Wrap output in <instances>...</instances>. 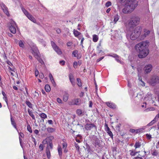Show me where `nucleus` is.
I'll return each instance as SVG.
<instances>
[{
    "instance_id": "obj_1",
    "label": "nucleus",
    "mask_w": 159,
    "mask_h": 159,
    "mask_svg": "<svg viewBox=\"0 0 159 159\" xmlns=\"http://www.w3.org/2000/svg\"><path fill=\"white\" fill-rule=\"evenodd\" d=\"M149 43L148 42L143 41L135 46L136 50L139 53L138 57L139 58H144L148 54L149 50L148 46Z\"/></svg>"
},
{
    "instance_id": "obj_2",
    "label": "nucleus",
    "mask_w": 159,
    "mask_h": 159,
    "mask_svg": "<svg viewBox=\"0 0 159 159\" xmlns=\"http://www.w3.org/2000/svg\"><path fill=\"white\" fill-rule=\"evenodd\" d=\"M138 2L136 0H130L125 5V8L122 10L123 13L127 14L131 13L137 6Z\"/></svg>"
},
{
    "instance_id": "obj_3",
    "label": "nucleus",
    "mask_w": 159,
    "mask_h": 159,
    "mask_svg": "<svg viewBox=\"0 0 159 159\" xmlns=\"http://www.w3.org/2000/svg\"><path fill=\"white\" fill-rule=\"evenodd\" d=\"M140 21V18L137 16H133L131 17L129 20L128 24L126 25L127 28L132 29L138 25Z\"/></svg>"
},
{
    "instance_id": "obj_4",
    "label": "nucleus",
    "mask_w": 159,
    "mask_h": 159,
    "mask_svg": "<svg viewBox=\"0 0 159 159\" xmlns=\"http://www.w3.org/2000/svg\"><path fill=\"white\" fill-rule=\"evenodd\" d=\"M151 84L154 85L155 84L159 83V77L154 76H153L150 81Z\"/></svg>"
},
{
    "instance_id": "obj_5",
    "label": "nucleus",
    "mask_w": 159,
    "mask_h": 159,
    "mask_svg": "<svg viewBox=\"0 0 159 159\" xmlns=\"http://www.w3.org/2000/svg\"><path fill=\"white\" fill-rule=\"evenodd\" d=\"M142 28L140 26H137L135 28V29L132 31L135 33L137 36L139 37L141 33Z\"/></svg>"
},
{
    "instance_id": "obj_6",
    "label": "nucleus",
    "mask_w": 159,
    "mask_h": 159,
    "mask_svg": "<svg viewBox=\"0 0 159 159\" xmlns=\"http://www.w3.org/2000/svg\"><path fill=\"white\" fill-rule=\"evenodd\" d=\"M85 128L87 130H90L94 128L95 129H97V127L94 124H86L85 125Z\"/></svg>"
},
{
    "instance_id": "obj_7",
    "label": "nucleus",
    "mask_w": 159,
    "mask_h": 159,
    "mask_svg": "<svg viewBox=\"0 0 159 159\" xmlns=\"http://www.w3.org/2000/svg\"><path fill=\"white\" fill-rule=\"evenodd\" d=\"M126 37L128 39H130L132 40H135L139 37L132 31L130 34H127Z\"/></svg>"
},
{
    "instance_id": "obj_8",
    "label": "nucleus",
    "mask_w": 159,
    "mask_h": 159,
    "mask_svg": "<svg viewBox=\"0 0 159 159\" xmlns=\"http://www.w3.org/2000/svg\"><path fill=\"white\" fill-rule=\"evenodd\" d=\"M152 68V66L151 64H148L145 66L144 69L145 70V74H148L150 73Z\"/></svg>"
},
{
    "instance_id": "obj_9",
    "label": "nucleus",
    "mask_w": 159,
    "mask_h": 159,
    "mask_svg": "<svg viewBox=\"0 0 159 159\" xmlns=\"http://www.w3.org/2000/svg\"><path fill=\"white\" fill-rule=\"evenodd\" d=\"M1 6L2 8L5 13L8 16H9V14L7 10V8L5 5L3 3H2L1 5Z\"/></svg>"
},
{
    "instance_id": "obj_10",
    "label": "nucleus",
    "mask_w": 159,
    "mask_h": 159,
    "mask_svg": "<svg viewBox=\"0 0 159 159\" xmlns=\"http://www.w3.org/2000/svg\"><path fill=\"white\" fill-rule=\"evenodd\" d=\"M46 143L47 144V146L48 145L49 146V149H52L53 148V145L52 143V141L51 140H46Z\"/></svg>"
},
{
    "instance_id": "obj_11",
    "label": "nucleus",
    "mask_w": 159,
    "mask_h": 159,
    "mask_svg": "<svg viewBox=\"0 0 159 159\" xmlns=\"http://www.w3.org/2000/svg\"><path fill=\"white\" fill-rule=\"evenodd\" d=\"M9 30L13 34H15L16 33V30L14 25H12L9 27Z\"/></svg>"
},
{
    "instance_id": "obj_12",
    "label": "nucleus",
    "mask_w": 159,
    "mask_h": 159,
    "mask_svg": "<svg viewBox=\"0 0 159 159\" xmlns=\"http://www.w3.org/2000/svg\"><path fill=\"white\" fill-rule=\"evenodd\" d=\"M106 105L110 108L114 109L116 108V105L114 103L109 102H106Z\"/></svg>"
},
{
    "instance_id": "obj_13",
    "label": "nucleus",
    "mask_w": 159,
    "mask_h": 159,
    "mask_svg": "<svg viewBox=\"0 0 159 159\" xmlns=\"http://www.w3.org/2000/svg\"><path fill=\"white\" fill-rule=\"evenodd\" d=\"M76 112L78 116H83L84 114V112H82V110L80 109H77Z\"/></svg>"
},
{
    "instance_id": "obj_14",
    "label": "nucleus",
    "mask_w": 159,
    "mask_h": 159,
    "mask_svg": "<svg viewBox=\"0 0 159 159\" xmlns=\"http://www.w3.org/2000/svg\"><path fill=\"white\" fill-rule=\"evenodd\" d=\"M32 22L35 23L36 22L35 19L30 13L26 16Z\"/></svg>"
},
{
    "instance_id": "obj_15",
    "label": "nucleus",
    "mask_w": 159,
    "mask_h": 159,
    "mask_svg": "<svg viewBox=\"0 0 159 159\" xmlns=\"http://www.w3.org/2000/svg\"><path fill=\"white\" fill-rule=\"evenodd\" d=\"M46 153L47 157L48 158H49L51 157L50 152L49 149V146L48 145L46 148Z\"/></svg>"
},
{
    "instance_id": "obj_16",
    "label": "nucleus",
    "mask_w": 159,
    "mask_h": 159,
    "mask_svg": "<svg viewBox=\"0 0 159 159\" xmlns=\"http://www.w3.org/2000/svg\"><path fill=\"white\" fill-rule=\"evenodd\" d=\"M141 145V143H140L139 141H136L134 146L135 148L134 151H135L136 149L139 148Z\"/></svg>"
},
{
    "instance_id": "obj_17",
    "label": "nucleus",
    "mask_w": 159,
    "mask_h": 159,
    "mask_svg": "<svg viewBox=\"0 0 159 159\" xmlns=\"http://www.w3.org/2000/svg\"><path fill=\"white\" fill-rule=\"evenodd\" d=\"M53 49L57 52V53L59 55H61L62 54V53L60 49L58 46H57V47H55Z\"/></svg>"
},
{
    "instance_id": "obj_18",
    "label": "nucleus",
    "mask_w": 159,
    "mask_h": 159,
    "mask_svg": "<svg viewBox=\"0 0 159 159\" xmlns=\"http://www.w3.org/2000/svg\"><path fill=\"white\" fill-rule=\"evenodd\" d=\"M53 49L57 52V53L59 55H61L62 54V53L60 49L58 46H57V47H55Z\"/></svg>"
},
{
    "instance_id": "obj_19",
    "label": "nucleus",
    "mask_w": 159,
    "mask_h": 159,
    "mask_svg": "<svg viewBox=\"0 0 159 159\" xmlns=\"http://www.w3.org/2000/svg\"><path fill=\"white\" fill-rule=\"evenodd\" d=\"M69 77L70 82H71L73 85H74V77L73 75L71 74H70L69 75Z\"/></svg>"
},
{
    "instance_id": "obj_20",
    "label": "nucleus",
    "mask_w": 159,
    "mask_h": 159,
    "mask_svg": "<svg viewBox=\"0 0 159 159\" xmlns=\"http://www.w3.org/2000/svg\"><path fill=\"white\" fill-rule=\"evenodd\" d=\"M93 40L94 42H97L98 39V36L96 34H93Z\"/></svg>"
},
{
    "instance_id": "obj_21",
    "label": "nucleus",
    "mask_w": 159,
    "mask_h": 159,
    "mask_svg": "<svg viewBox=\"0 0 159 159\" xmlns=\"http://www.w3.org/2000/svg\"><path fill=\"white\" fill-rule=\"evenodd\" d=\"M11 120L12 125L15 129H16V123L15 121L14 120L12 117L11 118Z\"/></svg>"
},
{
    "instance_id": "obj_22",
    "label": "nucleus",
    "mask_w": 159,
    "mask_h": 159,
    "mask_svg": "<svg viewBox=\"0 0 159 159\" xmlns=\"http://www.w3.org/2000/svg\"><path fill=\"white\" fill-rule=\"evenodd\" d=\"M74 35L76 37L81 34V33L80 32L75 30H74Z\"/></svg>"
},
{
    "instance_id": "obj_23",
    "label": "nucleus",
    "mask_w": 159,
    "mask_h": 159,
    "mask_svg": "<svg viewBox=\"0 0 159 159\" xmlns=\"http://www.w3.org/2000/svg\"><path fill=\"white\" fill-rule=\"evenodd\" d=\"M81 100L79 98H76L75 99L74 105H79Z\"/></svg>"
},
{
    "instance_id": "obj_24",
    "label": "nucleus",
    "mask_w": 159,
    "mask_h": 159,
    "mask_svg": "<svg viewBox=\"0 0 159 159\" xmlns=\"http://www.w3.org/2000/svg\"><path fill=\"white\" fill-rule=\"evenodd\" d=\"M28 112L29 113V115L32 117L33 119L35 120V118L34 115L33 114L32 111H30L29 109H28Z\"/></svg>"
},
{
    "instance_id": "obj_25",
    "label": "nucleus",
    "mask_w": 159,
    "mask_h": 159,
    "mask_svg": "<svg viewBox=\"0 0 159 159\" xmlns=\"http://www.w3.org/2000/svg\"><path fill=\"white\" fill-rule=\"evenodd\" d=\"M45 89L46 91L47 92H50L51 90L50 87L48 84H46L45 85Z\"/></svg>"
},
{
    "instance_id": "obj_26",
    "label": "nucleus",
    "mask_w": 159,
    "mask_h": 159,
    "mask_svg": "<svg viewBox=\"0 0 159 159\" xmlns=\"http://www.w3.org/2000/svg\"><path fill=\"white\" fill-rule=\"evenodd\" d=\"M19 46L21 48H24L25 47L23 42L22 40H20L19 41Z\"/></svg>"
},
{
    "instance_id": "obj_27",
    "label": "nucleus",
    "mask_w": 159,
    "mask_h": 159,
    "mask_svg": "<svg viewBox=\"0 0 159 159\" xmlns=\"http://www.w3.org/2000/svg\"><path fill=\"white\" fill-rule=\"evenodd\" d=\"M119 19V16L117 14H116L114 16V21L116 22H117Z\"/></svg>"
},
{
    "instance_id": "obj_28",
    "label": "nucleus",
    "mask_w": 159,
    "mask_h": 159,
    "mask_svg": "<svg viewBox=\"0 0 159 159\" xmlns=\"http://www.w3.org/2000/svg\"><path fill=\"white\" fill-rule=\"evenodd\" d=\"M75 146L76 149V150H77V151L79 152H80V147H79V145L78 144L76 143H75Z\"/></svg>"
},
{
    "instance_id": "obj_29",
    "label": "nucleus",
    "mask_w": 159,
    "mask_h": 159,
    "mask_svg": "<svg viewBox=\"0 0 159 159\" xmlns=\"http://www.w3.org/2000/svg\"><path fill=\"white\" fill-rule=\"evenodd\" d=\"M86 148L85 149L86 150L89 152H90L91 151V149L90 146L87 143H86Z\"/></svg>"
},
{
    "instance_id": "obj_30",
    "label": "nucleus",
    "mask_w": 159,
    "mask_h": 159,
    "mask_svg": "<svg viewBox=\"0 0 159 159\" xmlns=\"http://www.w3.org/2000/svg\"><path fill=\"white\" fill-rule=\"evenodd\" d=\"M134 150H130L129 152H130V154L131 156H134L136 155L135 154Z\"/></svg>"
},
{
    "instance_id": "obj_31",
    "label": "nucleus",
    "mask_w": 159,
    "mask_h": 159,
    "mask_svg": "<svg viewBox=\"0 0 159 159\" xmlns=\"http://www.w3.org/2000/svg\"><path fill=\"white\" fill-rule=\"evenodd\" d=\"M26 104L28 105V106L30 108H32V104L31 102L29 101H26L25 102Z\"/></svg>"
},
{
    "instance_id": "obj_32",
    "label": "nucleus",
    "mask_w": 159,
    "mask_h": 159,
    "mask_svg": "<svg viewBox=\"0 0 159 159\" xmlns=\"http://www.w3.org/2000/svg\"><path fill=\"white\" fill-rule=\"evenodd\" d=\"M58 154L60 157L61 156L62 153V150L61 148V147H59L58 149Z\"/></svg>"
},
{
    "instance_id": "obj_33",
    "label": "nucleus",
    "mask_w": 159,
    "mask_h": 159,
    "mask_svg": "<svg viewBox=\"0 0 159 159\" xmlns=\"http://www.w3.org/2000/svg\"><path fill=\"white\" fill-rule=\"evenodd\" d=\"M77 84L80 87L82 86V83L81 81V80L80 78L77 79Z\"/></svg>"
},
{
    "instance_id": "obj_34",
    "label": "nucleus",
    "mask_w": 159,
    "mask_h": 159,
    "mask_svg": "<svg viewBox=\"0 0 159 159\" xmlns=\"http://www.w3.org/2000/svg\"><path fill=\"white\" fill-rule=\"evenodd\" d=\"M47 131L49 133H52L54 131V129L51 127H48L47 129Z\"/></svg>"
},
{
    "instance_id": "obj_35",
    "label": "nucleus",
    "mask_w": 159,
    "mask_h": 159,
    "mask_svg": "<svg viewBox=\"0 0 159 159\" xmlns=\"http://www.w3.org/2000/svg\"><path fill=\"white\" fill-rule=\"evenodd\" d=\"M68 98V96L67 94H66L64 95L63 99L65 102H66Z\"/></svg>"
},
{
    "instance_id": "obj_36",
    "label": "nucleus",
    "mask_w": 159,
    "mask_h": 159,
    "mask_svg": "<svg viewBox=\"0 0 159 159\" xmlns=\"http://www.w3.org/2000/svg\"><path fill=\"white\" fill-rule=\"evenodd\" d=\"M39 115L41 118L43 119H45L47 117V116L46 114L43 113H41Z\"/></svg>"
},
{
    "instance_id": "obj_37",
    "label": "nucleus",
    "mask_w": 159,
    "mask_h": 159,
    "mask_svg": "<svg viewBox=\"0 0 159 159\" xmlns=\"http://www.w3.org/2000/svg\"><path fill=\"white\" fill-rule=\"evenodd\" d=\"M78 52L77 50H75L73 52L72 54L75 57H77L78 55Z\"/></svg>"
},
{
    "instance_id": "obj_38",
    "label": "nucleus",
    "mask_w": 159,
    "mask_h": 159,
    "mask_svg": "<svg viewBox=\"0 0 159 159\" xmlns=\"http://www.w3.org/2000/svg\"><path fill=\"white\" fill-rule=\"evenodd\" d=\"M108 56L112 57L114 58H116V57H119V56L117 55L116 54H109L108 55Z\"/></svg>"
},
{
    "instance_id": "obj_39",
    "label": "nucleus",
    "mask_w": 159,
    "mask_h": 159,
    "mask_svg": "<svg viewBox=\"0 0 159 159\" xmlns=\"http://www.w3.org/2000/svg\"><path fill=\"white\" fill-rule=\"evenodd\" d=\"M27 129L30 132V133L32 132V131L31 129V127L29 125H28L27 126Z\"/></svg>"
},
{
    "instance_id": "obj_40",
    "label": "nucleus",
    "mask_w": 159,
    "mask_h": 159,
    "mask_svg": "<svg viewBox=\"0 0 159 159\" xmlns=\"http://www.w3.org/2000/svg\"><path fill=\"white\" fill-rule=\"evenodd\" d=\"M22 10L25 14L26 16L28 15V14H29V13H28V12L24 8H22Z\"/></svg>"
},
{
    "instance_id": "obj_41",
    "label": "nucleus",
    "mask_w": 159,
    "mask_h": 159,
    "mask_svg": "<svg viewBox=\"0 0 159 159\" xmlns=\"http://www.w3.org/2000/svg\"><path fill=\"white\" fill-rule=\"evenodd\" d=\"M51 44L53 49L57 46V45L53 41L51 42Z\"/></svg>"
},
{
    "instance_id": "obj_42",
    "label": "nucleus",
    "mask_w": 159,
    "mask_h": 159,
    "mask_svg": "<svg viewBox=\"0 0 159 159\" xmlns=\"http://www.w3.org/2000/svg\"><path fill=\"white\" fill-rule=\"evenodd\" d=\"M107 133L109 135L111 138H113V134L112 132H111V131L110 130L108 131H107Z\"/></svg>"
},
{
    "instance_id": "obj_43",
    "label": "nucleus",
    "mask_w": 159,
    "mask_h": 159,
    "mask_svg": "<svg viewBox=\"0 0 159 159\" xmlns=\"http://www.w3.org/2000/svg\"><path fill=\"white\" fill-rule=\"evenodd\" d=\"M111 2L110 1L107 2L105 4L106 6L107 7H109L110 6H111Z\"/></svg>"
},
{
    "instance_id": "obj_44",
    "label": "nucleus",
    "mask_w": 159,
    "mask_h": 159,
    "mask_svg": "<svg viewBox=\"0 0 159 159\" xmlns=\"http://www.w3.org/2000/svg\"><path fill=\"white\" fill-rule=\"evenodd\" d=\"M95 143L96 145L98 146H100V140H97L95 141Z\"/></svg>"
},
{
    "instance_id": "obj_45",
    "label": "nucleus",
    "mask_w": 159,
    "mask_h": 159,
    "mask_svg": "<svg viewBox=\"0 0 159 159\" xmlns=\"http://www.w3.org/2000/svg\"><path fill=\"white\" fill-rule=\"evenodd\" d=\"M155 123L154 120H152L150 122L148 123L147 126H151L153 125Z\"/></svg>"
},
{
    "instance_id": "obj_46",
    "label": "nucleus",
    "mask_w": 159,
    "mask_h": 159,
    "mask_svg": "<svg viewBox=\"0 0 159 159\" xmlns=\"http://www.w3.org/2000/svg\"><path fill=\"white\" fill-rule=\"evenodd\" d=\"M46 129V125H45L43 124H42V128L41 129V130L42 131H44Z\"/></svg>"
},
{
    "instance_id": "obj_47",
    "label": "nucleus",
    "mask_w": 159,
    "mask_h": 159,
    "mask_svg": "<svg viewBox=\"0 0 159 159\" xmlns=\"http://www.w3.org/2000/svg\"><path fill=\"white\" fill-rule=\"evenodd\" d=\"M157 155H158V153H157V150H154L152 153V155L153 156H156Z\"/></svg>"
},
{
    "instance_id": "obj_48",
    "label": "nucleus",
    "mask_w": 159,
    "mask_h": 159,
    "mask_svg": "<svg viewBox=\"0 0 159 159\" xmlns=\"http://www.w3.org/2000/svg\"><path fill=\"white\" fill-rule=\"evenodd\" d=\"M97 50L98 51V53H100L101 52H102V53H103V52H102V51L100 49V48L98 46L97 47Z\"/></svg>"
},
{
    "instance_id": "obj_49",
    "label": "nucleus",
    "mask_w": 159,
    "mask_h": 159,
    "mask_svg": "<svg viewBox=\"0 0 159 159\" xmlns=\"http://www.w3.org/2000/svg\"><path fill=\"white\" fill-rule=\"evenodd\" d=\"M67 146V144L66 143H62V148H66Z\"/></svg>"
},
{
    "instance_id": "obj_50",
    "label": "nucleus",
    "mask_w": 159,
    "mask_h": 159,
    "mask_svg": "<svg viewBox=\"0 0 159 159\" xmlns=\"http://www.w3.org/2000/svg\"><path fill=\"white\" fill-rule=\"evenodd\" d=\"M38 61L41 64H44V62L43 61L41 58H39L38 59Z\"/></svg>"
},
{
    "instance_id": "obj_51",
    "label": "nucleus",
    "mask_w": 159,
    "mask_h": 159,
    "mask_svg": "<svg viewBox=\"0 0 159 159\" xmlns=\"http://www.w3.org/2000/svg\"><path fill=\"white\" fill-rule=\"evenodd\" d=\"M146 136L148 139H150L151 138V135L150 134H146Z\"/></svg>"
},
{
    "instance_id": "obj_52",
    "label": "nucleus",
    "mask_w": 159,
    "mask_h": 159,
    "mask_svg": "<svg viewBox=\"0 0 159 159\" xmlns=\"http://www.w3.org/2000/svg\"><path fill=\"white\" fill-rule=\"evenodd\" d=\"M77 65L78 63L77 62L75 61L74 62L73 66L75 68H76L77 67Z\"/></svg>"
},
{
    "instance_id": "obj_53",
    "label": "nucleus",
    "mask_w": 159,
    "mask_h": 159,
    "mask_svg": "<svg viewBox=\"0 0 159 159\" xmlns=\"http://www.w3.org/2000/svg\"><path fill=\"white\" fill-rule=\"evenodd\" d=\"M120 57L119 56V57H116L115 58L116 61L118 62L121 63V61L119 59Z\"/></svg>"
},
{
    "instance_id": "obj_54",
    "label": "nucleus",
    "mask_w": 159,
    "mask_h": 159,
    "mask_svg": "<svg viewBox=\"0 0 159 159\" xmlns=\"http://www.w3.org/2000/svg\"><path fill=\"white\" fill-rule=\"evenodd\" d=\"M150 33V31L149 30H148L147 31H146L145 33H144V36L146 37L147 35L148 34H149Z\"/></svg>"
},
{
    "instance_id": "obj_55",
    "label": "nucleus",
    "mask_w": 159,
    "mask_h": 159,
    "mask_svg": "<svg viewBox=\"0 0 159 159\" xmlns=\"http://www.w3.org/2000/svg\"><path fill=\"white\" fill-rule=\"evenodd\" d=\"M39 148L41 149V151H42L43 149V145L42 144H40L39 146Z\"/></svg>"
},
{
    "instance_id": "obj_56",
    "label": "nucleus",
    "mask_w": 159,
    "mask_h": 159,
    "mask_svg": "<svg viewBox=\"0 0 159 159\" xmlns=\"http://www.w3.org/2000/svg\"><path fill=\"white\" fill-rule=\"evenodd\" d=\"M24 137V134L20 132L19 133V137H20V138H21V137L22 138Z\"/></svg>"
},
{
    "instance_id": "obj_57",
    "label": "nucleus",
    "mask_w": 159,
    "mask_h": 159,
    "mask_svg": "<svg viewBox=\"0 0 159 159\" xmlns=\"http://www.w3.org/2000/svg\"><path fill=\"white\" fill-rule=\"evenodd\" d=\"M104 57H100V58H99V59H98L97 60V62H98L99 61H101L102 59Z\"/></svg>"
},
{
    "instance_id": "obj_58",
    "label": "nucleus",
    "mask_w": 159,
    "mask_h": 159,
    "mask_svg": "<svg viewBox=\"0 0 159 159\" xmlns=\"http://www.w3.org/2000/svg\"><path fill=\"white\" fill-rule=\"evenodd\" d=\"M60 64L62 65H64L65 63V61L63 60L59 62Z\"/></svg>"
},
{
    "instance_id": "obj_59",
    "label": "nucleus",
    "mask_w": 159,
    "mask_h": 159,
    "mask_svg": "<svg viewBox=\"0 0 159 159\" xmlns=\"http://www.w3.org/2000/svg\"><path fill=\"white\" fill-rule=\"evenodd\" d=\"M51 80L52 84H53V86H55L56 85V83H55V81H54V80L53 78H52V80Z\"/></svg>"
},
{
    "instance_id": "obj_60",
    "label": "nucleus",
    "mask_w": 159,
    "mask_h": 159,
    "mask_svg": "<svg viewBox=\"0 0 159 159\" xmlns=\"http://www.w3.org/2000/svg\"><path fill=\"white\" fill-rule=\"evenodd\" d=\"M34 132L35 134L38 135L39 133V131L38 129H36L34 130Z\"/></svg>"
},
{
    "instance_id": "obj_61",
    "label": "nucleus",
    "mask_w": 159,
    "mask_h": 159,
    "mask_svg": "<svg viewBox=\"0 0 159 159\" xmlns=\"http://www.w3.org/2000/svg\"><path fill=\"white\" fill-rule=\"evenodd\" d=\"M35 75L36 76H37L39 74V72L37 70H36L35 72Z\"/></svg>"
},
{
    "instance_id": "obj_62",
    "label": "nucleus",
    "mask_w": 159,
    "mask_h": 159,
    "mask_svg": "<svg viewBox=\"0 0 159 159\" xmlns=\"http://www.w3.org/2000/svg\"><path fill=\"white\" fill-rule=\"evenodd\" d=\"M129 131L133 133H134L135 132V130L134 129H131L129 130Z\"/></svg>"
},
{
    "instance_id": "obj_63",
    "label": "nucleus",
    "mask_w": 159,
    "mask_h": 159,
    "mask_svg": "<svg viewBox=\"0 0 159 159\" xmlns=\"http://www.w3.org/2000/svg\"><path fill=\"white\" fill-rule=\"evenodd\" d=\"M56 32L58 34H60L61 32V30L60 29H57L56 30Z\"/></svg>"
},
{
    "instance_id": "obj_64",
    "label": "nucleus",
    "mask_w": 159,
    "mask_h": 159,
    "mask_svg": "<svg viewBox=\"0 0 159 159\" xmlns=\"http://www.w3.org/2000/svg\"><path fill=\"white\" fill-rule=\"evenodd\" d=\"M134 159H143V158L141 157H134Z\"/></svg>"
}]
</instances>
